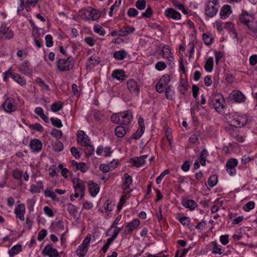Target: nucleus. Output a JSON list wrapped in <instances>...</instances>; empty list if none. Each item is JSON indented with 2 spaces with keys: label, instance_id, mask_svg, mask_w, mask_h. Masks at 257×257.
<instances>
[{
  "label": "nucleus",
  "instance_id": "obj_60",
  "mask_svg": "<svg viewBox=\"0 0 257 257\" xmlns=\"http://www.w3.org/2000/svg\"><path fill=\"white\" fill-rule=\"evenodd\" d=\"M169 173L170 171L169 170H165L164 171L161 173L160 175L159 176H158L156 178V182L157 184H159L160 183H161L164 176L166 175L169 174Z\"/></svg>",
  "mask_w": 257,
  "mask_h": 257
},
{
  "label": "nucleus",
  "instance_id": "obj_26",
  "mask_svg": "<svg viewBox=\"0 0 257 257\" xmlns=\"http://www.w3.org/2000/svg\"><path fill=\"white\" fill-rule=\"evenodd\" d=\"M253 15L248 13L246 11L242 10L239 16L240 22L244 25L248 23L251 19H252Z\"/></svg>",
  "mask_w": 257,
  "mask_h": 257
},
{
  "label": "nucleus",
  "instance_id": "obj_34",
  "mask_svg": "<svg viewBox=\"0 0 257 257\" xmlns=\"http://www.w3.org/2000/svg\"><path fill=\"white\" fill-rule=\"evenodd\" d=\"M128 197V194L124 192L123 195L120 197V200L117 206V210L118 211H120L121 210Z\"/></svg>",
  "mask_w": 257,
  "mask_h": 257
},
{
  "label": "nucleus",
  "instance_id": "obj_28",
  "mask_svg": "<svg viewBox=\"0 0 257 257\" xmlns=\"http://www.w3.org/2000/svg\"><path fill=\"white\" fill-rule=\"evenodd\" d=\"M135 29L134 27L127 26L122 27L119 30V36L120 37H125L128 36L129 34L134 33Z\"/></svg>",
  "mask_w": 257,
  "mask_h": 257
},
{
  "label": "nucleus",
  "instance_id": "obj_53",
  "mask_svg": "<svg viewBox=\"0 0 257 257\" xmlns=\"http://www.w3.org/2000/svg\"><path fill=\"white\" fill-rule=\"evenodd\" d=\"M50 134L53 137L56 138L57 140H59L62 137V132L60 130L54 129L51 132Z\"/></svg>",
  "mask_w": 257,
  "mask_h": 257
},
{
  "label": "nucleus",
  "instance_id": "obj_1",
  "mask_svg": "<svg viewBox=\"0 0 257 257\" xmlns=\"http://www.w3.org/2000/svg\"><path fill=\"white\" fill-rule=\"evenodd\" d=\"M227 120L230 125L235 127H241L247 122V117L245 114L239 112H232L228 114Z\"/></svg>",
  "mask_w": 257,
  "mask_h": 257
},
{
  "label": "nucleus",
  "instance_id": "obj_63",
  "mask_svg": "<svg viewBox=\"0 0 257 257\" xmlns=\"http://www.w3.org/2000/svg\"><path fill=\"white\" fill-rule=\"evenodd\" d=\"M146 1L145 0H138L136 3V7L139 10H144L146 8Z\"/></svg>",
  "mask_w": 257,
  "mask_h": 257
},
{
  "label": "nucleus",
  "instance_id": "obj_42",
  "mask_svg": "<svg viewBox=\"0 0 257 257\" xmlns=\"http://www.w3.org/2000/svg\"><path fill=\"white\" fill-rule=\"evenodd\" d=\"M130 163L133 166L139 167L145 164V161H142L140 157H136L130 160Z\"/></svg>",
  "mask_w": 257,
  "mask_h": 257
},
{
  "label": "nucleus",
  "instance_id": "obj_16",
  "mask_svg": "<svg viewBox=\"0 0 257 257\" xmlns=\"http://www.w3.org/2000/svg\"><path fill=\"white\" fill-rule=\"evenodd\" d=\"M165 15L168 18L175 21L181 19V15L173 8H168L165 11Z\"/></svg>",
  "mask_w": 257,
  "mask_h": 257
},
{
  "label": "nucleus",
  "instance_id": "obj_56",
  "mask_svg": "<svg viewBox=\"0 0 257 257\" xmlns=\"http://www.w3.org/2000/svg\"><path fill=\"white\" fill-rule=\"evenodd\" d=\"M185 47L183 46L180 45L179 47V53L180 55V64H183V63H184L183 59L184 57V55L185 54Z\"/></svg>",
  "mask_w": 257,
  "mask_h": 257
},
{
  "label": "nucleus",
  "instance_id": "obj_55",
  "mask_svg": "<svg viewBox=\"0 0 257 257\" xmlns=\"http://www.w3.org/2000/svg\"><path fill=\"white\" fill-rule=\"evenodd\" d=\"M46 46L47 47H51L53 45V37L51 35H47L45 38Z\"/></svg>",
  "mask_w": 257,
  "mask_h": 257
},
{
  "label": "nucleus",
  "instance_id": "obj_33",
  "mask_svg": "<svg viewBox=\"0 0 257 257\" xmlns=\"http://www.w3.org/2000/svg\"><path fill=\"white\" fill-rule=\"evenodd\" d=\"M202 39L204 43L207 45H210L214 41V37L213 35L210 33L203 34Z\"/></svg>",
  "mask_w": 257,
  "mask_h": 257
},
{
  "label": "nucleus",
  "instance_id": "obj_27",
  "mask_svg": "<svg viewBox=\"0 0 257 257\" xmlns=\"http://www.w3.org/2000/svg\"><path fill=\"white\" fill-rule=\"evenodd\" d=\"M231 7L229 5H225L222 7L220 11V16L222 19H225L231 13Z\"/></svg>",
  "mask_w": 257,
  "mask_h": 257
},
{
  "label": "nucleus",
  "instance_id": "obj_59",
  "mask_svg": "<svg viewBox=\"0 0 257 257\" xmlns=\"http://www.w3.org/2000/svg\"><path fill=\"white\" fill-rule=\"evenodd\" d=\"M51 121L54 126L58 128H60L63 126L61 120L58 118H51Z\"/></svg>",
  "mask_w": 257,
  "mask_h": 257
},
{
  "label": "nucleus",
  "instance_id": "obj_32",
  "mask_svg": "<svg viewBox=\"0 0 257 257\" xmlns=\"http://www.w3.org/2000/svg\"><path fill=\"white\" fill-rule=\"evenodd\" d=\"M112 76L117 80H123L125 76V72L123 70L121 69L115 70L113 71Z\"/></svg>",
  "mask_w": 257,
  "mask_h": 257
},
{
  "label": "nucleus",
  "instance_id": "obj_38",
  "mask_svg": "<svg viewBox=\"0 0 257 257\" xmlns=\"http://www.w3.org/2000/svg\"><path fill=\"white\" fill-rule=\"evenodd\" d=\"M127 55V52L123 49L116 51L113 53V57L116 60L124 59Z\"/></svg>",
  "mask_w": 257,
  "mask_h": 257
},
{
  "label": "nucleus",
  "instance_id": "obj_43",
  "mask_svg": "<svg viewBox=\"0 0 257 257\" xmlns=\"http://www.w3.org/2000/svg\"><path fill=\"white\" fill-rule=\"evenodd\" d=\"M209 153L206 149L202 151L200 155L199 162L202 166H205L206 164V159L208 156Z\"/></svg>",
  "mask_w": 257,
  "mask_h": 257
},
{
  "label": "nucleus",
  "instance_id": "obj_51",
  "mask_svg": "<svg viewBox=\"0 0 257 257\" xmlns=\"http://www.w3.org/2000/svg\"><path fill=\"white\" fill-rule=\"evenodd\" d=\"M53 149L57 152H60L63 150L64 147L63 144L58 140L52 145Z\"/></svg>",
  "mask_w": 257,
  "mask_h": 257
},
{
  "label": "nucleus",
  "instance_id": "obj_64",
  "mask_svg": "<svg viewBox=\"0 0 257 257\" xmlns=\"http://www.w3.org/2000/svg\"><path fill=\"white\" fill-rule=\"evenodd\" d=\"M153 14V11L150 6H148L146 11L142 13V17L150 18Z\"/></svg>",
  "mask_w": 257,
  "mask_h": 257
},
{
  "label": "nucleus",
  "instance_id": "obj_4",
  "mask_svg": "<svg viewBox=\"0 0 257 257\" xmlns=\"http://www.w3.org/2000/svg\"><path fill=\"white\" fill-rule=\"evenodd\" d=\"M77 142L78 144L84 147L91 148L92 152L94 151V148L91 145V140L89 136L86 134L84 131L78 130L76 134Z\"/></svg>",
  "mask_w": 257,
  "mask_h": 257
},
{
  "label": "nucleus",
  "instance_id": "obj_14",
  "mask_svg": "<svg viewBox=\"0 0 257 257\" xmlns=\"http://www.w3.org/2000/svg\"><path fill=\"white\" fill-rule=\"evenodd\" d=\"M26 211L25 205L24 204H19L16 206L14 213L16 218H18L22 221H24Z\"/></svg>",
  "mask_w": 257,
  "mask_h": 257
},
{
  "label": "nucleus",
  "instance_id": "obj_23",
  "mask_svg": "<svg viewBox=\"0 0 257 257\" xmlns=\"http://www.w3.org/2000/svg\"><path fill=\"white\" fill-rule=\"evenodd\" d=\"M209 246L211 247L212 253L213 254H222L224 250L221 245L219 244L217 241L215 240L209 243Z\"/></svg>",
  "mask_w": 257,
  "mask_h": 257
},
{
  "label": "nucleus",
  "instance_id": "obj_17",
  "mask_svg": "<svg viewBox=\"0 0 257 257\" xmlns=\"http://www.w3.org/2000/svg\"><path fill=\"white\" fill-rule=\"evenodd\" d=\"M0 35H4L7 39H12L14 37V33L6 24H2L0 28Z\"/></svg>",
  "mask_w": 257,
  "mask_h": 257
},
{
  "label": "nucleus",
  "instance_id": "obj_61",
  "mask_svg": "<svg viewBox=\"0 0 257 257\" xmlns=\"http://www.w3.org/2000/svg\"><path fill=\"white\" fill-rule=\"evenodd\" d=\"M44 195L46 197L50 198L53 200H55L57 198V196L55 192L50 190H45L44 192Z\"/></svg>",
  "mask_w": 257,
  "mask_h": 257
},
{
  "label": "nucleus",
  "instance_id": "obj_40",
  "mask_svg": "<svg viewBox=\"0 0 257 257\" xmlns=\"http://www.w3.org/2000/svg\"><path fill=\"white\" fill-rule=\"evenodd\" d=\"M64 103L61 101L54 102L51 106V109L54 112H56L63 109Z\"/></svg>",
  "mask_w": 257,
  "mask_h": 257
},
{
  "label": "nucleus",
  "instance_id": "obj_47",
  "mask_svg": "<svg viewBox=\"0 0 257 257\" xmlns=\"http://www.w3.org/2000/svg\"><path fill=\"white\" fill-rule=\"evenodd\" d=\"M19 69L22 73L30 75L32 73V70L29 68V65H19Z\"/></svg>",
  "mask_w": 257,
  "mask_h": 257
},
{
  "label": "nucleus",
  "instance_id": "obj_11",
  "mask_svg": "<svg viewBox=\"0 0 257 257\" xmlns=\"http://www.w3.org/2000/svg\"><path fill=\"white\" fill-rule=\"evenodd\" d=\"M225 101L224 98L221 95H216L214 97L213 105L215 109L218 112L221 113L224 107Z\"/></svg>",
  "mask_w": 257,
  "mask_h": 257
},
{
  "label": "nucleus",
  "instance_id": "obj_13",
  "mask_svg": "<svg viewBox=\"0 0 257 257\" xmlns=\"http://www.w3.org/2000/svg\"><path fill=\"white\" fill-rule=\"evenodd\" d=\"M133 182V179L132 176L128 175L127 173H125L123 175L122 178V188L124 192L127 194H129L131 192L130 186Z\"/></svg>",
  "mask_w": 257,
  "mask_h": 257
},
{
  "label": "nucleus",
  "instance_id": "obj_52",
  "mask_svg": "<svg viewBox=\"0 0 257 257\" xmlns=\"http://www.w3.org/2000/svg\"><path fill=\"white\" fill-rule=\"evenodd\" d=\"M29 127L30 129L33 130L37 131L39 132H42L44 130V128L42 125L40 123H36L34 124H32L29 125Z\"/></svg>",
  "mask_w": 257,
  "mask_h": 257
},
{
  "label": "nucleus",
  "instance_id": "obj_36",
  "mask_svg": "<svg viewBox=\"0 0 257 257\" xmlns=\"http://www.w3.org/2000/svg\"><path fill=\"white\" fill-rule=\"evenodd\" d=\"M174 89L171 85L168 86L165 88V96L168 100H172L174 95Z\"/></svg>",
  "mask_w": 257,
  "mask_h": 257
},
{
  "label": "nucleus",
  "instance_id": "obj_39",
  "mask_svg": "<svg viewBox=\"0 0 257 257\" xmlns=\"http://www.w3.org/2000/svg\"><path fill=\"white\" fill-rule=\"evenodd\" d=\"M36 203V199L35 198H30L27 200L26 203L29 212H33L34 211V206Z\"/></svg>",
  "mask_w": 257,
  "mask_h": 257
},
{
  "label": "nucleus",
  "instance_id": "obj_48",
  "mask_svg": "<svg viewBox=\"0 0 257 257\" xmlns=\"http://www.w3.org/2000/svg\"><path fill=\"white\" fill-rule=\"evenodd\" d=\"M218 182V177L216 175H212L210 176L208 180V184L211 187L215 186Z\"/></svg>",
  "mask_w": 257,
  "mask_h": 257
},
{
  "label": "nucleus",
  "instance_id": "obj_62",
  "mask_svg": "<svg viewBox=\"0 0 257 257\" xmlns=\"http://www.w3.org/2000/svg\"><path fill=\"white\" fill-rule=\"evenodd\" d=\"M48 172L50 176L54 177L57 176L58 169L55 166H52L49 168Z\"/></svg>",
  "mask_w": 257,
  "mask_h": 257
},
{
  "label": "nucleus",
  "instance_id": "obj_46",
  "mask_svg": "<svg viewBox=\"0 0 257 257\" xmlns=\"http://www.w3.org/2000/svg\"><path fill=\"white\" fill-rule=\"evenodd\" d=\"M36 83L41 87L43 90L48 91L49 89V86L40 78L38 77L35 79Z\"/></svg>",
  "mask_w": 257,
  "mask_h": 257
},
{
  "label": "nucleus",
  "instance_id": "obj_7",
  "mask_svg": "<svg viewBox=\"0 0 257 257\" xmlns=\"http://www.w3.org/2000/svg\"><path fill=\"white\" fill-rule=\"evenodd\" d=\"M2 106L4 110L11 113L17 109V103L16 100L11 97L7 98L3 102Z\"/></svg>",
  "mask_w": 257,
  "mask_h": 257
},
{
  "label": "nucleus",
  "instance_id": "obj_22",
  "mask_svg": "<svg viewBox=\"0 0 257 257\" xmlns=\"http://www.w3.org/2000/svg\"><path fill=\"white\" fill-rule=\"evenodd\" d=\"M140 224V221L138 219H134L130 222L125 227L124 232L126 234H129L137 228Z\"/></svg>",
  "mask_w": 257,
  "mask_h": 257
},
{
  "label": "nucleus",
  "instance_id": "obj_24",
  "mask_svg": "<svg viewBox=\"0 0 257 257\" xmlns=\"http://www.w3.org/2000/svg\"><path fill=\"white\" fill-rule=\"evenodd\" d=\"M71 165L75 171L80 170L83 173H85L89 169L87 165L84 162L77 163L75 161H72Z\"/></svg>",
  "mask_w": 257,
  "mask_h": 257
},
{
  "label": "nucleus",
  "instance_id": "obj_19",
  "mask_svg": "<svg viewBox=\"0 0 257 257\" xmlns=\"http://www.w3.org/2000/svg\"><path fill=\"white\" fill-rule=\"evenodd\" d=\"M3 74L10 76L14 81L22 86H24L26 84V80L24 78L20 76L18 74L12 73L7 71L4 73Z\"/></svg>",
  "mask_w": 257,
  "mask_h": 257
},
{
  "label": "nucleus",
  "instance_id": "obj_21",
  "mask_svg": "<svg viewBox=\"0 0 257 257\" xmlns=\"http://www.w3.org/2000/svg\"><path fill=\"white\" fill-rule=\"evenodd\" d=\"M30 147L31 151L34 153L40 152L42 149V144L39 140L34 139L30 142Z\"/></svg>",
  "mask_w": 257,
  "mask_h": 257
},
{
  "label": "nucleus",
  "instance_id": "obj_41",
  "mask_svg": "<svg viewBox=\"0 0 257 257\" xmlns=\"http://www.w3.org/2000/svg\"><path fill=\"white\" fill-rule=\"evenodd\" d=\"M113 209V205L109 200H106L104 204L103 209H99V211L102 212H106L107 213L110 212Z\"/></svg>",
  "mask_w": 257,
  "mask_h": 257
},
{
  "label": "nucleus",
  "instance_id": "obj_54",
  "mask_svg": "<svg viewBox=\"0 0 257 257\" xmlns=\"http://www.w3.org/2000/svg\"><path fill=\"white\" fill-rule=\"evenodd\" d=\"M166 86L167 85L166 84H164L163 83H162L161 81L159 80V81L156 86V90L158 93H162L163 92H164L165 88Z\"/></svg>",
  "mask_w": 257,
  "mask_h": 257
},
{
  "label": "nucleus",
  "instance_id": "obj_15",
  "mask_svg": "<svg viewBox=\"0 0 257 257\" xmlns=\"http://www.w3.org/2000/svg\"><path fill=\"white\" fill-rule=\"evenodd\" d=\"M138 130L133 135V138L136 140L139 139L141 137L145 130L144 120L141 117H140L138 119Z\"/></svg>",
  "mask_w": 257,
  "mask_h": 257
},
{
  "label": "nucleus",
  "instance_id": "obj_8",
  "mask_svg": "<svg viewBox=\"0 0 257 257\" xmlns=\"http://www.w3.org/2000/svg\"><path fill=\"white\" fill-rule=\"evenodd\" d=\"M162 53L164 59H166V61H159L156 64H166V63L171 64L174 61V57L169 47L167 45L164 46L162 48Z\"/></svg>",
  "mask_w": 257,
  "mask_h": 257
},
{
  "label": "nucleus",
  "instance_id": "obj_29",
  "mask_svg": "<svg viewBox=\"0 0 257 257\" xmlns=\"http://www.w3.org/2000/svg\"><path fill=\"white\" fill-rule=\"evenodd\" d=\"M179 91L182 94H185L188 89V81L186 79H181L178 87Z\"/></svg>",
  "mask_w": 257,
  "mask_h": 257
},
{
  "label": "nucleus",
  "instance_id": "obj_45",
  "mask_svg": "<svg viewBox=\"0 0 257 257\" xmlns=\"http://www.w3.org/2000/svg\"><path fill=\"white\" fill-rule=\"evenodd\" d=\"M126 133L125 130L122 126H117L115 129V135L118 138L123 137Z\"/></svg>",
  "mask_w": 257,
  "mask_h": 257
},
{
  "label": "nucleus",
  "instance_id": "obj_58",
  "mask_svg": "<svg viewBox=\"0 0 257 257\" xmlns=\"http://www.w3.org/2000/svg\"><path fill=\"white\" fill-rule=\"evenodd\" d=\"M219 241L223 245H226L229 243V235L228 234L221 235L219 237Z\"/></svg>",
  "mask_w": 257,
  "mask_h": 257
},
{
  "label": "nucleus",
  "instance_id": "obj_49",
  "mask_svg": "<svg viewBox=\"0 0 257 257\" xmlns=\"http://www.w3.org/2000/svg\"><path fill=\"white\" fill-rule=\"evenodd\" d=\"M177 219L184 226H188L191 223V219L190 217L187 216L178 217Z\"/></svg>",
  "mask_w": 257,
  "mask_h": 257
},
{
  "label": "nucleus",
  "instance_id": "obj_25",
  "mask_svg": "<svg viewBox=\"0 0 257 257\" xmlns=\"http://www.w3.org/2000/svg\"><path fill=\"white\" fill-rule=\"evenodd\" d=\"M182 205L186 208L191 211L194 210L197 207V203L193 200L185 199L182 201Z\"/></svg>",
  "mask_w": 257,
  "mask_h": 257
},
{
  "label": "nucleus",
  "instance_id": "obj_44",
  "mask_svg": "<svg viewBox=\"0 0 257 257\" xmlns=\"http://www.w3.org/2000/svg\"><path fill=\"white\" fill-rule=\"evenodd\" d=\"M89 14V17H88V20H96L99 18V15L98 11L96 9H92L90 11H87Z\"/></svg>",
  "mask_w": 257,
  "mask_h": 257
},
{
  "label": "nucleus",
  "instance_id": "obj_35",
  "mask_svg": "<svg viewBox=\"0 0 257 257\" xmlns=\"http://www.w3.org/2000/svg\"><path fill=\"white\" fill-rule=\"evenodd\" d=\"M245 25L251 31L257 33V21L255 20L254 17Z\"/></svg>",
  "mask_w": 257,
  "mask_h": 257
},
{
  "label": "nucleus",
  "instance_id": "obj_57",
  "mask_svg": "<svg viewBox=\"0 0 257 257\" xmlns=\"http://www.w3.org/2000/svg\"><path fill=\"white\" fill-rule=\"evenodd\" d=\"M38 0H27V2L25 4V7L26 10L29 11L30 10L31 8L32 7H34V6L38 2Z\"/></svg>",
  "mask_w": 257,
  "mask_h": 257
},
{
  "label": "nucleus",
  "instance_id": "obj_10",
  "mask_svg": "<svg viewBox=\"0 0 257 257\" xmlns=\"http://www.w3.org/2000/svg\"><path fill=\"white\" fill-rule=\"evenodd\" d=\"M42 254L44 256L49 257H57L59 256L58 250L51 244H47L42 251Z\"/></svg>",
  "mask_w": 257,
  "mask_h": 257
},
{
  "label": "nucleus",
  "instance_id": "obj_12",
  "mask_svg": "<svg viewBox=\"0 0 257 257\" xmlns=\"http://www.w3.org/2000/svg\"><path fill=\"white\" fill-rule=\"evenodd\" d=\"M238 164V161L236 159H230L226 163V168L227 173L231 176L234 175L236 172L235 168Z\"/></svg>",
  "mask_w": 257,
  "mask_h": 257
},
{
  "label": "nucleus",
  "instance_id": "obj_20",
  "mask_svg": "<svg viewBox=\"0 0 257 257\" xmlns=\"http://www.w3.org/2000/svg\"><path fill=\"white\" fill-rule=\"evenodd\" d=\"M88 186L90 195L93 197H95L100 191L99 185L97 183L90 180L88 182Z\"/></svg>",
  "mask_w": 257,
  "mask_h": 257
},
{
  "label": "nucleus",
  "instance_id": "obj_30",
  "mask_svg": "<svg viewBox=\"0 0 257 257\" xmlns=\"http://www.w3.org/2000/svg\"><path fill=\"white\" fill-rule=\"evenodd\" d=\"M43 188V184L42 181H38L36 184H31L30 191L32 193H39Z\"/></svg>",
  "mask_w": 257,
  "mask_h": 257
},
{
  "label": "nucleus",
  "instance_id": "obj_6",
  "mask_svg": "<svg viewBox=\"0 0 257 257\" xmlns=\"http://www.w3.org/2000/svg\"><path fill=\"white\" fill-rule=\"evenodd\" d=\"M91 240V235H87L82 243L78 246L76 253L79 257H84L88 250Z\"/></svg>",
  "mask_w": 257,
  "mask_h": 257
},
{
  "label": "nucleus",
  "instance_id": "obj_3",
  "mask_svg": "<svg viewBox=\"0 0 257 257\" xmlns=\"http://www.w3.org/2000/svg\"><path fill=\"white\" fill-rule=\"evenodd\" d=\"M219 8V0H206L204 5L205 15L209 18H212L217 14Z\"/></svg>",
  "mask_w": 257,
  "mask_h": 257
},
{
  "label": "nucleus",
  "instance_id": "obj_9",
  "mask_svg": "<svg viewBox=\"0 0 257 257\" xmlns=\"http://www.w3.org/2000/svg\"><path fill=\"white\" fill-rule=\"evenodd\" d=\"M74 191L81 193L82 195H84L85 191V183L82 180L78 178H74L72 180Z\"/></svg>",
  "mask_w": 257,
  "mask_h": 257
},
{
  "label": "nucleus",
  "instance_id": "obj_31",
  "mask_svg": "<svg viewBox=\"0 0 257 257\" xmlns=\"http://www.w3.org/2000/svg\"><path fill=\"white\" fill-rule=\"evenodd\" d=\"M22 245L21 244L18 243L11 247V248L8 251V254L10 256L12 257L22 251Z\"/></svg>",
  "mask_w": 257,
  "mask_h": 257
},
{
  "label": "nucleus",
  "instance_id": "obj_37",
  "mask_svg": "<svg viewBox=\"0 0 257 257\" xmlns=\"http://www.w3.org/2000/svg\"><path fill=\"white\" fill-rule=\"evenodd\" d=\"M34 111L35 113L40 116L43 120L46 122H48V117L46 114H45L44 110L42 107H37L35 108Z\"/></svg>",
  "mask_w": 257,
  "mask_h": 257
},
{
  "label": "nucleus",
  "instance_id": "obj_18",
  "mask_svg": "<svg viewBox=\"0 0 257 257\" xmlns=\"http://www.w3.org/2000/svg\"><path fill=\"white\" fill-rule=\"evenodd\" d=\"M230 97L238 103L244 102L246 98L245 96L241 91L237 90H233L230 94Z\"/></svg>",
  "mask_w": 257,
  "mask_h": 257
},
{
  "label": "nucleus",
  "instance_id": "obj_50",
  "mask_svg": "<svg viewBox=\"0 0 257 257\" xmlns=\"http://www.w3.org/2000/svg\"><path fill=\"white\" fill-rule=\"evenodd\" d=\"M255 206V203L252 201H250L247 202L243 206V209L246 212H249L253 209Z\"/></svg>",
  "mask_w": 257,
  "mask_h": 257
},
{
  "label": "nucleus",
  "instance_id": "obj_5",
  "mask_svg": "<svg viewBox=\"0 0 257 257\" xmlns=\"http://www.w3.org/2000/svg\"><path fill=\"white\" fill-rule=\"evenodd\" d=\"M126 88L132 95L138 96L142 87L140 82L134 79H129L126 81Z\"/></svg>",
  "mask_w": 257,
  "mask_h": 257
},
{
  "label": "nucleus",
  "instance_id": "obj_2",
  "mask_svg": "<svg viewBox=\"0 0 257 257\" xmlns=\"http://www.w3.org/2000/svg\"><path fill=\"white\" fill-rule=\"evenodd\" d=\"M133 118L132 112L130 110H126L113 114L111 117V120L116 124L127 125Z\"/></svg>",
  "mask_w": 257,
  "mask_h": 257
}]
</instances>
